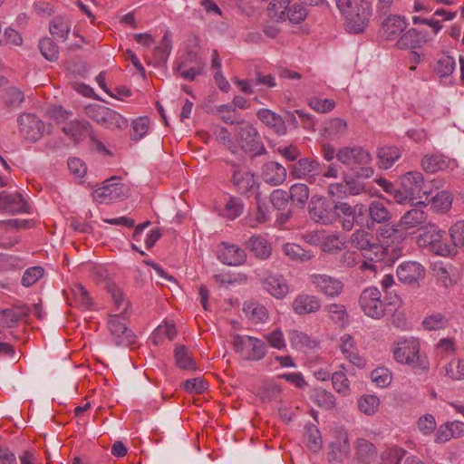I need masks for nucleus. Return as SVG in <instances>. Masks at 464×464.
I'll return each instance as SVG.
<instances>
[{"mask_svg":"<svg viewBox=\"0 0 464 464\" xmlns=\"http://www.w3.org/2000/svg\"><path fill=\"white\" fill-rule=\"evenodd\" d=\"M402 239L403 234L392 226L381 228L378 237L364 229H357L351 235L349 243L365 259L392 265L402 254V247L399 244Z\"/></svg>","mask_w":464,"mask_h":464,"instance_id":"nucleus-1","label":"nucleus"},{"mask_svg":"<svg viewBox=\"0 0 464 464\" xmlns=\"http://www.w3.org/2000/svg\"><path fill=\"white\" fill-rule=\"evenodd\" d=\"M335 4L348 33L357 34L365 31L372 16V4L368 0H335Z\"/></svg>","mask_w":464,"mask_h":464,"instance_id":"nucleus-2","label":"nucleus"},{"mask_svg":"<svg viewBox=\"0 0 464 464\" xmlns=\"http://www.w3.org/2000/svg\"><path fill=\"white\" fill-rule=\"evenodd\" d=\"M381 292L376 287L364 289L360 295V305L363 313L373 319H380L392 311H395L401 304L397 295L385 296L382 300Z\"/></svg>","mask_w":464,"mask_h":464,"instance_id":"nucleus-3","label":"nucleus"},{"mask_svg":"<svg viewBox=\"0 0 464 464\" xmlns=\"http://www.w3.org/2000/svg\"><path fill=\"white\" fill-rule=\"evenodd\" d=\"M336 159L354 172L357 178H371L374 170L371 166V153L361 146L343 147L336 152Z\"/></svg>","mask_w":464,"mask_h":464,"instance_id":"nucleus-4","label":"nucleus"},{"mask_svg":"<svg viewBox=\"0 0 464 464\" xmlns=\"http://www.w3.org/2000/svg\"><path fill=\"white\" fill-rule=\"evenodd\" d=\"M392 354L394 360L399 363L407 364L419 370L429 368L428 358L420 354V343L414 337L395 342Z\"/></svg>","mask_w":464,"mask_h":464,"instance_id":"nucleus-5","label":"nucleus"},{"mask_svg":"<svg viewBox=\"0 0 464 464\" xmlns=\"http://www.w3.org/2000/svg\"><path fill=\"white\" fill-rule=\"evenodd\" d=\"M234 136L237 146L251 156L266 153V148L259 140L257 130L251 123L240 120L234 128Z\"/></svg>","mask_w":464,"mask_h":464,"instance_id":"nucleus-6","label":"nucleus"},{"mask_svg":"<svg viewBox=\"0 0 464 464\" xmlns=\"http://www.w3.org/2000/svg\"><path fill=\"white\" fill-rule=\"evenodd\" d=\"M87 116L108 129L123 130L128 127V121L116 111L106 106L95 104L86 108Z\"/></svg>","mask_w":464,"mask_h":464,"instance_id":"nucleus-7","label":"nucleus"},{"mask_svg":"<svg viewBox=\"0 0 464 464\" xmlns=\"http://www.w3.org/2000/svg\"><path fill=\"white\" fill-rule=\"evenodd\" d=\"M365 211L362 204L351 206L347 202L337 201L334 205L333 224L338 222L342 228L345 231H351L358 217L362 216Z\"/></svg>","mask_w":464,"mask_h":464,"instance_id":"nucleus-8","label":"nucleus"},{"mask_svg":"<svg viewBox=\"0 0 464 464\" xmlns=\"http://www.w3.org/2000/svg\"><path fill=\"white\" fill-rule=\"evenodd\" d=\"M127 191V187L119 181V178L112 177L93 191V198L99 203L111 202L123 199Z\"/></svg>","mask_w":464,"mask_h":464,"instance_id":"nucleus-9","label":"nucleus"},{"mask_svg":"<svg viewBox=\"0 0 464 464\" xmlns=\"http://www.w3.org/2000/svg\"><path fill=\"white\" fill-rule=\"evenodd\" d=\"M308 279L318 293L327 297H337L343 289L341 280L326 274L314 273L309 276Z\"/></svg>","mask_w":464,"mask_h":464,"instance_id":"nucleus-10","label":"nucleus"},{"mask_svg":"<svg viewBox=\"0 0 464 464\" xmlns=\"http://www.w3.org/2000/svg\"><path fill=\"white\" fill-rule=\"evenodd\" d=\"M290 175L294 179H306L309 182L322 173L321 164L313 158H300L297 161L288 165Z\"/></svg>","mask_w":464,"mask_h":464,"instance_id":"nucleus-11","label":"nucleus"},{"mask_svg":"<svg viewBox=\"0 0 464 464\" xmlns=\"http://www.w3.org/2000/svg\"><path fill=\"white\" fill-rule=\"evenodd\" d=\"M108 328L118 345L131 346L135 343V334L127 327L126 317L123 314L111 315Z\"/></svg>","mask_w":464,"mask_h":464,"instance_id":"nucleus-12","label":"nucleus"},{"mask_svg":"<svg viewBox=\"0 0 464 464\" xmlns=\"http://www.w3.org/2000/svg\"><path fill=\"white\" fill-rule=\"evenodd\" d=\"M19 130L22 136L28 141L35 142L44 132V123L33 113H24L17 119Z\"/></svg>","mask_w":464,"mask_h":464,"instance_id":"nucleus-13","label":"nucleus"},{"mask_svg":"<svg viewBox=\"0 0 464 464\" xmlns=\"http://www.w3.org/2000/svg\"><path fill=\"white\" fill-rule=\"evenodd\" d=\"M400 185L403 187L406 193L413 196L417 200H421L424 196L428 198L429 191L423 175L419 171H409L402 175L400 178Z\"/></svg>","mask_w":464,"mask_h":464,"instance_id":"nucleus-14","label":"nucleus"},{"mask_svg":"<svg viewBox=\"0 0 464 464\" xmlns=\"http://www.w3.org/2000/svg\"><path fill=\"white\" fill-rule=\"evenodd\" d=\"M430 250L441 256H452L457 254L454 244L447 242V233L444 230L434 228L426 235Z\"/></svg>","mask_w":464,"mask_h":464,"instance_id":"nucleus-15","label":"nucleus"},{"mask_svg":"<svg viewBox=\"0 0 464 464\" xmlns=\"http://www.w3.org/2000/svg\"><path fill=\"white\" fill-rule=\"evenodd\" d=\"M334 205L322 197H313L309 202L308 213L312 220L324 225L333 224Z\"/></svg>","mask_w":464,"mask_h":464,"instance_id":"nucleus-16","label":"nucleus"},{"mask_svg":"<svg viewBox=\"0 0 464 464\" xmlns=\"http://www.w3.org/2000/svg\"><path fill=\"white\" fill-rule=\"evenodd\" d=\"M218 257L223 264L240 266L246 262V253L237 245L223 242L218 246Z\"/></svg>","mask_w":464,"mask_h":464,"instance_id":"nucleus-17","label":"nucleus"},{"mask_svg":"<svg viewBox=\"0 0 464 464\" xmlns=\"http://www.w3.org/2000/svg\"><path fill=\"white\" fill-rule=\"evenodd\" d=\"M232 173V181L237 191L241 194L247 195L252 192L257 186L256 179L251 171L239 168L236 164Z\"/></svg>","mask_w":464,"mask_h":464,"instance_id":"nucleus-18","label":"nucleus"},{"mask_svg":"<svg viewBox=\"0 0 464 464\" xmlns=\"http://www.w3.org/2000/svg\"><path fill=\"white\" fill-rule=\"evenodd\" d=\"M321 307L322 303L319 297L304 293L297 295L292 303V309L298 315L314 314Z\"/></svg>","mask_w":464,"mask_h":464,"instance_id":"nucleus-19","label":"nucleus"},{"mask_svg":"<svg viewBox=\"0 0 464 464\" xmlns=\"http://www.w3.org/2000/svg\"><path fill=\"white\" fill-rule=\"evenodd\" d=\"M424 276V267L417 262H404L397 268V276L404 284L412 285L418 283Z\"/></svg>","mask_w":464,"mask_h":464,"instance_id":"nucleus-20","label":"nucleus"},{"mask_svg":"<svg viewBox=\"0 0 464 464\" xmlns=\"http://www.w3.org/2000/svg\"><path fill=\"white\" fill-rule=\"evenodd\" d=\"M27 210L28 205L20 193L0 192V211L14 214Z\"/></svg>","mask_w":464,"mask_h":464,"instance_id":"nucleus-21","label":"nucleus"},{"mask_svg":"<svg viewBox=\"0 0 464 464\" xmlns=\"http://www.w3.org/2000/svg\"><path fill=\"white\" fill-rule=\"evenodd\" d=\"M407 23L400 15H389L383 20L381 27V34L386 40H395L406 29Z\"/></svg>","mask_w":464,"mask_h":464,"instance_id":"nucleus-22","label":"nucleus"},{"mask_svg":"<svg viewBox=\"0 0 464 464\" xmlns=\"http://www.w3.org/2000/svg\"><path fill=\"white\" fill-rule=\"evenodd\" d=\"M262 179L272 186L282 184L286 179V169L276 161H268L262 166Z\"/></svg>","mask_w":464,"mask_h":464,"instance_id":"nucleus-23","label":"nucleus"},{"mask_svg":"<svg viewBox=\"0 0 464 464\" xmlns=\"http://www.w3.org/2000/svg\"><path fill=\"white\" fill-rule=\"evenodd\" d=\"M330 449L328 452V460L330 462L341 463L348 458L350 454V445L347 433L340 432L336 441L331 443Z\"/></svg>","mask_w":464,"mask_h":464,"instance_id":"nucleus-24","label":"nucleus"},{"mask_svg":"<svg viewBox=\"0 0 464 464\" xmlns=\"http://www.w3.org/2000/svg\"><path fill=\"white\" fill-rule=\"evenodd\" d=\"M263 287L276 299L284 298L289 292V286L282 275H269L262 281Z\"/></svg>","mask_w":464,"mask_h":464,"instance_id":"nucleus-25","label":"nucleus"},{"mask_svg":"<svg viewBox=\"0 0 464 464\" xmlns=\"http://www.w3.org/2000/svg\"><path fill=\"white\" fill-rule=\"evenodd\" d=\"M421 167L426 172L434 173L439 170L454 169L457 162L443 155H426L421 160Z\"/></svg>","mask_w":464,"mask_h":464,"instance_id":"nucleus-26","label":"nucleus"},{"mask_svg":"<svg viewBox=\"0 0 464 464\" xmlns=\"http://www.w3.org/2000/svg\"><path fill=\"white\" fill-rule=\"evenodd\" d=\"M257 118L274 132L278 135L286 133L285 120L279 114L268 109H260L256 113Z\"/></svg>","mask_w":464,"mask_h":464,"instance_id":"nucleus-27","label":"nucleus"},{"mask_svg":"<svg viewBox=\"0 0 464 464\" xmlns=\"http://www.w3.org/2000/svg\"><path fill=\"white\" fill-rule=\"evenodd\" d=\"M62 130L74 143H78L87 135L91 136L92 126L87 121H72L66 123Z\"/></svg>","mask_w":464,"mask_h":464,"instance_id":"nucleus-28","label":"nucleus"},{"mask_svg":"<svg viewBox=\"0 0 464 464\" xmlns=\"http://www.w3.org/2000/svg\"><path fill=\"white\" fill-rule=\"evenodd\" d=\"M377 456V450L371 441L360 438L355 444V460L357 464H371Z\"/></svg>","mask_w":464,"mask_h":464,"instance_id":"nucleus-29","label":"nucleus"},{"mask_svg":"<svg viewBox=\"0 0 464 464\" xmlns=\"http://www.w3.org/2000/svg\"><path fill=\"white\" fill-rule=\"evenodd\" d=\"M246 247L259 259H267L272 251L271 244L261 236H252L246 242Z\"/></svg>","mask_w":464,"mask_h":464,"instance_id":"nucleus-30","label":"nucleus"},{"mask_svg":"<svg viewBox=\"0 0 464 464\" xmlns=\"http://www.w3.org/2000/svg\"><path fill=\"white\" fill-rule=\"evenodd\" d=\"M401 157V150L396 146L387 145L377 150L378 165L388 169Z\"/></svg>","mask_w":464,"mask_h":464,"instance_id":"nucleus-31","label":"nucleus"},{"mask_svg":"<svg viewBox=\"0 0 464 464\" xmlns=\"http://www.w3.org/2000/svg\"><path fill=\"white\" fill-rule=\"evenodd\" d=\"M420 206H415V208L408 210L401 218L400 224L395 227H401L404 229L414 228L421 226L427 219V214L420 208Z\"/></svg>","mask_w":464,"mask_h":464,"instance_id":"nucleus-32","label":"nucleus"},{"mask_svg":"<svg viewBox=\"0 0 464 464\" xmlns=\"http://www.w3.org/2000/svg\"><path fill=\"white\" fill-rule=\"evenodd\" d=\"M364 212H368L372 223L382 224L388 222L391 218L390 210L385 203L380 199L372 201Z\"/></svg>","mask_w":464,"mask_h":464,"instance_id":"nucleus-33","label":"nucleus"},{"mask_svg":"<svg viewBox=\"0 0 464 464\" xmlns=\"http://www.w3.org/2000/svg\"><path fill=\"white\" fill-rule=\"evenodd\" d=\"M310 398L314 404L324 410H332L336 405L334 395L323 388L314 389Z\"/></svg>","mask_w":464,"mask_h":464,"instance_id":"nucleus-34","label":"nucleus"},{"mask_svg":"<svg viewBox=\"0 0 464 464\" xmlns=\"http://www.w3.org/2000/svg\"><path fill=\"white\" fill-rule=\"evenodd\" d=\"M425 41L420 37V34L414 28L406 31L396 43V46L401 50L415 49L421 46Z\"/></svg>","mask_w":464,"mask_h":464,"instance_id":"nucleus-35","label":"nucleus"},{"mask_svg":"<svg viewBox=\"0 0 464 464\" xmlns=\"http://www.w3.org/2000/svg\"><path fill=\"white\" fill-rule=\"evenodd\" d=\"M71 29V23L67 18L57 16L50 23L49 31L56 40L65 41Z\"/></svg>","mask_w":464,"mask_h":464,"instance_id":"nucleus-36","label":"nucleus"},{"mask_svg":"<svg viewBox=\"0 0 464 464\" xmlns=\"http://www.w3.org/2000/svg\"><path fill=\"white\" fill-rule=\"evenodd\" d=\"M283 251L291 260L295 262H307L314 257L310 250L304 249L301 246L286 243L283 246Z\"/></svg>","mask_w":464,"mask_h":464,"instance_id":"nucleus-37","label":"nucleus"},{"mask_svg":"<svg viewBox=\"0 0 464 464\" xmlns=\"http://www.w3.org/2000/svg\"><path fill=\"white\" fill-rule=\"evenodd\" d=\"M342 370L336 371L332 374V384L334 391L343 397H346L351 393L350 381L344 372V367L340 366Z\"/></svg>","mask_w":464,"mask_h":464,"instance_id":"nucleus-38","label":"nucleus"},{"mask_svg":"<svg viewBox=\"0 0 464 464\" xmlns=\"http://www.w3.org/2000/svg\"><path fill=\"white\" fill-rule=\"evenodd\" d=\"M288 338L291 345L297 349H312L316 346V342L311 339L305 333L293 329L288 333Z\"/></svg>","mask_w":464,"mask_h":464,"instance_id":"nucleus-39","label":"nucleus"},{"mask_svg":"<svg viewBox=\"0 0 464 464\" xmlns=\"http://www.w3.org/2000/svg\"><path fill=\"white\" fill-rule=\"evenodd\" d=\"M290 0H270L266 12L269 18L276 22H285L286 8Z\"/></svg>","mask_w":464,"mask_h":464,"instance_id":"nucleus-40","label":"nucleus"},{"mask_svg":"<svg viewBox=\"0 0 464 464\" xmlns=\"http://www.w3.org/2000/svg\"><path fill=\"white\" fill-rule=\"evenodd\" d=\"M250 350L246 353L245 359L249 361H259L266 354V344L258 338L246 336Z\"/></svg>","mask_w":464,"mask_h":464,"instance_id":"nucleus-41","label":"nucleus"},{"mask_svg":"<svg viewBox=\"0 0 464 464\" xmlns=\"http://www.w3.org/2000/svg\"><path fill=\"white\" fill-rule=\"evenodd\" d=\"M174 357L177 365L183 370H195L196 363L184 345H179L175 348Z\"/></svg>","mask_w":464,"mask_h":464,"instance_id":"nucleus-42","label":"nucleus"},{"mask_svg":"<svg viewBox=\"0 0 464 464\" xmlns=\"http://www.w3.org/2000/svg\"><path fill=\"white\" fill-rule=\"evenodd\" d=\"M172 44L170 34L166 32L160 43V45L153 50V56L155 62L158 63H164L167 62L169 55L171 52Z\"/></svg>","mask_w":464,"mask_h":464,"instance_id":"nucleus-43","label":"nucleus"},{"mask_svg":"<svg viewBox=\"0 0 464 464\" xmlns=\"http://www.w3.org/2000/svg\"><path fill=\"white\" fill-rule=\"evenodd\" d=\"M72 296L76 305L86 310L92 305L88 291L81 284H74L71 288Z\"/></svg>","mask_w":464,"mask_h":464,"instance_id":"nucleus-44","label":"nucleus"},{"mask_svg":"<svg viewBox=\"0 0 464 464\" xmlns=\"http://www.w3.org/2000/svg\"><path fill=\"white\" fill-rule=\"evenodd\" d=\"M304 439L306 440L307 447L314 452H317L323 444L320 430L314 424H307L305 426Z\"/></svg>","mask_w":464,"mask_h":464,"instance_id":"nucleus-45","label":"nucleus"},{"mask_svg":"<svg viewBox=\"0 0 464 464\" xmlns=\"http://www.w3.org/2000/svg\"><path fill=\"white\" fill-rule=\"evenodd\" d=\"M308 14L307 9L300 3L288 4L285 13V21L288 20L291 24H301Z\"/></svg>","mask_w":464,"mask_h":464,"instance_id":"nucleus-46","label":"nucleus"},{"mask_svg":"<svg viewBox=\"0 0 464 464\" xmlns=\"http://www.w3.org/2000/svg\"><path fill=\"white\" fill-rule=\"evenodd\" d=\"M176 327L172 324L166 323L163 325H159L153 332L151 340L155 345H159L164 342L165 338L169 340L176 336Z\"/></svg>","mask_w":464,"mask_h":464,"instance_id":"nucleus-47","label":"nucleus"},{"mask_svg":"<svg viewBox=\"0 0 464 464\" xmlns=\"http://www.w3.org/2000/svg\"><path fill=\"white\" fill-rule=\"evenodd\" d=\"M3 101L7 109H14L18 108L24 101V95L19 89L11 87L5 91Z\"/></svg>","mask_w":464,"mask_h":464,"instance_id":"nucleus-48","label":"nucleus"},{"mask_svg":"<svg viewBox=\"0 0 464 464\" xmlns=\"http://www.w3.org/2000/svg\"><path fill=\"white\" fill-rule=\"evenodd\" d=\"M213 134L218 143L224 145L231 152L236 153L237 146L233 140L231 134L227 128L222 126H216L213 129Z\"/></svg>","mask_w":464,"mask_h":464,"instance_id":"nucleus-49","label":"nucleus"},{"mask_svg":"<svg viewBox=\"0 0 464 464\" xmlns=\"http://www.w3.org/2000/svg\"><path fill=\"white\" fill-rule=\"evenodd\" d=\"M244 209V205L240 198L230 197L222 209L220 215L229 219H235L239 217Z\"/></svg>","mask_w":464,"mask_h":464,"instance_id":"nucleus-50","label":"nucleus"},{"mask_svg":"<svg viewBox=\"0 0 464 464\" xmlns=\"http://www.w3.org/2000/svg\"><path fill=\"white\" fill-rule=\"evenodd\" d=\"M244 312L249 315V318L255 323H263L268 318L267 310L265 306L256 304H246L244 306Z\"/></svg>","mask_w":464,"mask_h":464,"instance_id":"nucleus-51","label":"nucleus"},{"mask_svg":"<svg viewBox=\"0 0 464 464\" xmlns=\"http://www.w3.org/2000/svg\"><path fill=\"white\" fill-rule=\"evenodd\" d=\"M39 48L43 56L50 61L54 62L59 56V48L57 44L50 38H44L39 43Z\"/></svg>","mask_w":464,"mask_h":464,"instance_id":"nucleus-52","label":"nucleus"},{"mask_svg":"<svg viewBox=\"0 0 464 464\" xmlns=\"http://www.w3.org/2000/svg\"><path fill=\"white\" fill-rule=\"evenodd\" d=\"M380 400L375 395H364L358 401V407L366 415H372L378 410Z\"/></svg>","mask_w":464,"mask_h":464,"instance_id":"nucleus-53","label":"nucleus"},{"mask_svg":"<svg viewBox=\"0 0 464 464\" xmlns=\"http://www.w3.org/2000/svg\"><path fill=\"white\" fill-rule=\"evenodd\" d=\"M290 199L297 204L304 205L309 198V188L305 184H294L289 191Z\"/></svg>","mask_w":464,"mask_h":464,"instance_id":"nucleus-54","label":"nucleus"},{"mask_svg":"<svg viewBox=\"0 0 464 464\" xmlns=\"http://www.w3.org/2000/svg\"><path fill=\"white\" fill-rule=\"evenodd\" d=\"M451 203L452 197L450 193L446 190L438 192L431 198L432 207L440 212L448 211L451 207Z\"/></svg>","mask_w":464,"mask_h":464,"instance_id":"nucleus-55","label":"nucleus"},{"mask_svg":"<svg viewBox=\"0 0 464 464\" xmlns=\"http://www.w3.org/2000/svg\"><path fill=\"white\" fill-rule=\"evenodd\" d=\"M205 66V63L200 58L198 53L194 51H188L185 54H183L177 66L175 68L177 69H182L185 67L189 68L190 66Z\"/></svg>","mask_w":464,"mask_h":464,"instance_id":"nucleus-56","label":"nucleus"},{"mask_svg":"<svg viewBox=\"0 0 464 464\" xmlns=\"http://www.w3.org/2000/svg\"><path fill=\"white\" fill-rule=\"evenodd\" d=\"M455 69V61L453 57L444 55L440 57L436 64L435 72L440 77H447L450 75Z\"/></svg>","mask_w":464,"mask_h":464,"instance_id":"nucleus-57","label":"nucleus"},{"mask_svg":"<svg viewBox=\"0 0 464 464\" xmlns=\"http://www.w3.org/2000/svg\"><path fill=\"white\" fill-rule=\"evenodd\" d=\"M217 113L219 115L220 119L227 124H237L240 121L237 119V109L229 104H222L217 107Z\"/></svg>","mask_w":464,"mask_h":464,"instance_id":"nucleus-58","label":"nucleus"},{"mask_svg":"<svg viewBox=\"0 0 464 464\" xmlns=\"http://www.w3.org/2000/svg\"><path fill=\"white\" fill-rule=\"evenodd\" d=\"M324 310L329 314L330 318L336 324H343L348 315L345 306L340 304H327L324 306Z\"/></svg>","mask_w":464,"mask_h":464,"instance_id":"nucleus-59","label":"nucleus"},{"mask_svg":"<svg viewBox=\"0 0 464 464\" xmlns=\"http://www.w3.org/2000/svg\"><path fill=\"white\" fill-rule=\"evenodd\" d=\"M393 199L398 204H410L411 206H425L422 200H417L413 196H410L409 193H406L403 187L400 185L399 188H396L393 194Z\"/></svg>","mask_w":464,"mask_h":464,"instance_id":"nucleus-60","label":"nucleus"},{"mask_svg":"<svg viewBox=\"0 0 464 464\" xmlns=\"http://www.w3.org/2000/svg\"><path fill=\"white\" fill-rule=\"evenodd\" d=\"M449 234L456 249L457 247H464V220L453 224L449 230Z\"/></svg>","mask_w":464,"mask_h":464,"instance_id":"nucleus-61","label":"nucleus"},{"mask_svg":"<svg viewBox=\"0 0 464 464\" xmlns=\"http://www.w3.org/2000/svg\"><path fill=\"white\" fill-rule=\"evenodd\" d=\"M289 199L288 192L283 189H275L270 195V201L273 207L278 210H285Z\"/></svg>","mask_w":464,"mask_h":464,"instance_id":"nucleus-62","label":"nucleus"},{"mask_svg":"<svg viewBox=\"0 0 464 464\" xmlns=\"http://www.w3.org/2000/svg\"><path fill=\"white\" fill-rule=\"evenodd\" d=\"M44 276V269L41 266L27 268L22 277V285L25 287L32 286Z\"/></svg>","mask_w":464,"mask_h":464,"instance_id":"nucleus-63","label":"nucleus"},{"mask_svg":"<svg viewBox=\"0 0 464 464\" xmlns=\"http://www.w3.org/2000/svg\"><path fill=\"white\" fill-rule=\"evenodd\" d=\"M446 373L453 380L464 379V361L452 360L446 367Z\"/></svg>","mask_w":464,"mask_h":464,"instance_id":"nucleus-64","label":"nucleus"}]
</instances>
